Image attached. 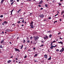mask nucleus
<instances>
[{
	"label": "nucleus",
	"instance_id": "nucleus-1",
	"mask_svg": "<svg viewBox=\"0 0 64 64\" xmlns=\"http://www.w3.org/2000/svg\"><path fill=\"white\" fill-rule=\"evenodd\" d=\"M34 41H37L38 40V39H39V37L37 36H34Z\"/></svg>",
	"mask_w": 64,
	"mask_h": 64
},
{
	"label": "nucleus",
	"instance_id": "nucleus-2",
	"mask_svg": "<svg viewBox=\"0 0 64 64\" xmlns=\"http://www.w3.org/2000/svg\"><path fill=\"white\" fill-rule=\"evenodd\" d=\"M30 28H32V29H33L34 28V26L33 24H30Z\"/></svg>",
	"mask_w": 64,
	"mask_h": 64
},
{
	"label": "nucleus",
	"instance_id": "nucleus-3",
	"mask_svg": "<svg viewBox=\"0 0 64 64\" xmlns=\"http://www.w3.org/2000/svg\"><path fill=\"white\" fill-rule=\"evenodd\" d=\"M40 18H43V17H44V15H43V14H42L40 15Z\"/></svg>",
	"mask_w": 64,
	"mask_h": 64
},
{
	"label": "nucleus",
	"instance_id": "nucleus-4",
	"mask_svg": "<svg viewBox=\"0 0 64 64\" xmlns=\"http://www.w3.org/2000/svg\"><path fill=\"white\" fill-rule=\"evenodd\" d=\"M44 39H48V36H47V35H46L44 37Z\"/></svg>",
	"mask_w": 64,
	"mask_h": 64
},
{
	"label": "nucleus",
	"instance_id": "nucleus-5",
	"mask_svg": "<svg viewBox=\"0 0 64 64\" xmlns=\"http://www.w3.org/2000/svg\"><path fill=\"white\" fill-rule=\"evenodd\" d=\"M15 51H18L19 52H20V50H19L17 48H15Z\"/></svg>",
	"mask_w": 64,
	"mask_h": 64
},
{
	"label": "nucleus",
	"instance_id": "nucleus-6",
	"mask_svg": "<svg viewBox=\"0 0 64 64\" xmlns=\"http://www.w3.org/2000/svg\"><path fill=\"white\" fill-rule=\"evenodd\" d=\"M64 48H62V49L60 50V52H63L64 51Z\"/></svg>",
	"mask_w": 64,
	"mask_h": 64
},
{
	"label": "nucleus",
	"instance_id": "nucleus-7",
	"mask_svg": "<svg viewBox=\"0 0 64 64\" xmlns=\"http://www.w3.org/2000/svg\"><path fill=\"white\" fill-rule=\"evenodd\" d=\"M44 58H46V59H47V55L46 54H45L44 56Z\"/></svg>",
	"mask_w": 64,
	"mask_h": 64
},
{
	"label": "nucleus",
	"instance_id": "nucleus-8",
	"mask_svg": "<svg viewBox=\"0 0 64 64\" xmlns=\"http://www.w3.org/2000/svg\"><path fill=\"white\" fill-rule=\"evenodd\" d=\"M5 0H2L1 2H0V3L1 4H2V3H3V2L4 1H5Z\"/></svg>",
	"mask_w": 64,
	"mask_h": 64
},
{
	"label": "nucleus",
	"instance_id": "nucleus-9",
	"mask_svg": "<svg viewBox=\"0 0 64 64\" xmlns=\"http://www.w3.org/2000/svg\"><path fill=\"white\" fill-rule=\"evenodd\" d=\"M43 3V1L42 0L39 2V5H40V4H41V3Z\"/></svg>",
	"mask_w": 64,
	"mask_h": 64
},
{
	"label": "nucleus",
	"instance_id": "nucleus-10",
	"mask_svg": "<svg viewBox=\"0 0 64 64\" xmlns=\"http://www.w3.org/2000/svg\"><path fill=\"white\" fill-rule=\"evenodd\" d=\"M51 47L50 48V49H53V47H54V46H51Z\"/></svg>",
	"mask_w": 64,
	"mask_h": 64
},
{
	"label": "nucleus",
	"instance_id": "nucleus-11",
	"mask_svg": "<svg viewBox=\"0 0 64 64\" xmlns=\"http://www.w3.org/2000/svg\"><path fill=\"white\" fill-rule=\"evenodd\" d=\"M59 44H61L62 45H63V42H62L60 41V42H58Z\"/></svg>",
	"mask_w": 64,
	"mask_h": 64
},
{
	"label": "nucleus",
	"instance_id": "nucleus-12",
	"mask_svg": "<svg viewBox=\"0 0 64 64\" xmlns=\"http://www.w3.org/2000/svg\"><path fill=\"white\" fill-rule=\"evenodd\" d=\"M13 11H14V10H12L10 11V12L11 13V15H12V12H13Z\"/></svg>",
	"mask_w": 64,
	"mask_h": 64
},
{
	"label": "nucleus",
	"instance_id": "nucleus-13",
	"mask_svg": "<svg viewBox=\"0 0 64 64\" xmlns=\"http://www.w3.org/2000/svg\"><path fill=\"white\" fill-rule=\"evenodd\" d=\"M4 40H2L0 42V43H1V44H2V43H3V42H4Z\"/></svg>",
	"mask_w": 64,
	"mask_h": 64
},
{
	"label": "nucleus",
	"instance_id": "nucleus-14",
	"mask_svg": "<svg viewBox=\"0 0 64 64\" xmlns=\"http://www.w3.org/2000/svg\"><path fill=\"white\" fill-rule=\"evenodd\" d=\"M38 53L37 54H36L34 56V57H36V56H38Z\"/></svg>",
	"mask_w": 64,
	"mask_h": 64
},
{
	"label": "nucleus",
	"instance_id": "nucleus-15",
	"mask_svg": "<svg viewBox=\"0 0 64 64\" xmlns=\"http://www.w3.org/2000/svg\"><path fill=\"white\" fill-rule=\"evenodd\" d=\"M5 31L6 32H8V31H10V30H5Z\"/></svg>",
	"mask_w": 64,
	"mask_h": 64
},
{
	"label": "nucleus",
	"instance_id": "nucleus-16",
	"mask_svg": "<svg viewBox=\"0 0 64 64\" xmlns=\"http://www.w3.org/2000/svg\"><path fill=\"white\" fill-rule=\"evenodd\" d=\"M51 56H50V58H48V60H50L51 59Z\"/></svg>",
	"mask_w": 64,
	"mask_h": 64
},
{
	"label": "nucleus",
	"instance_id": "nucleus-17",
	"mask_svg": "<svg viewBox=\"0 0 64 64\" xmlns=\"http://www.w3.org/2000/svg\"><path fill=\"white\" fill-rule=\"evenodd\" d=\"M11 62V61L10 60H8V63H10V62Z\"/></svg>",
	"mask_w": 64,
	"mask_h": 64
},
{
	"label": "nucleus",
	"instance_id": "nucleus-18",
	"mask_svg": "<svg viewBox=\"0 0 64 64\" xmlns=\"http://www.w3.org/2000/svg\"><path fill=\"white\" fill-rule=\"evenodd\" d=\"M0 48H3L2 47V46L1 44H0Z\"/></svg>",
	"mask_w": 64,
	"mask_h": 64
},
{
	"label": "nucleus",
	"instance_id": "nucleus-19",
	"mask_svg": "<svg viewBox=\"0 0 64 64\" xmlns=\"http://www.w3.org/2000/svg\"><path fill=\"white\" fill-rule=\"evenodd\" d=\"M51 37H52V34H50L49 36V38H51Z\"/></svg>",
	"mask_w": 64,
	"mask_h": 64
},
{
	"label": "nucleus",
	"instance_id": "nucleus-20",
	"mask_svg": "<svg viewBox=\"0 0 64 64\" xmlns=\"http://www.w3.org/2000/svg\"><path fill=\"white\" fill-rule=\"evenodd\" d=\"M64 13V11L62 10V12H61L62 14H63V13Z\"/></svg>",
	"mask_w": 64,
	"mask_h": 64
},
{
	"label": "nucleus",
	"instance_id": "nucleus-21",
	"mask_svg": "<svg viewBox=\"0 0 64 64\" xmlns=\"http://www.w3.org/2000/svg\"><path fill=\"white\" fill-rule=\"evenodd\" d=\"M33 22L32 21L30 23V24H31V25H32V24H33Z\"/></svg>",
	"mask_w": 64,
	"mask_h": 64
},
{
	"label": "nucleus",
	"instance_id": "nucleus-22",
	"mask_svg": "<svg viewBox=\"0 0 64 64\" xmlns=\"http://www.w3.org/2000/svg\"><path fill=\"white\" fill-rule=\"evenodd\" d=\"M45 6L46 7H47V8L48 7L47 4H45Z\"/></svg>",
	"mask_w": 64,
	"mask_h": 64
},
{
	"label": "nucleus",
	"instance_id": "nucleus-23",
	"mask_svg": "<svg viewBox=\"0 0 64 64\" xmlns=\"http://www.w3.org/2000/svg\"><path fill=\"white\" fill-rule=\"evenodd\" d=\"M4 22V23H5V24H7V23H8L6 21H5Z\"/></svg>",
	"mask_w": 64,
	"mask_h": 64
},
{
	"label": "nucleus",
	"instance_id": "nucleus-24",
	"mask_svg": "<svg viewBox=\"0 0 64 64\" xmlns=\"http://www.w3.org/2000/svg\"><path fill=\"white\" fill-rule=\"evenodd\" d=\"M23 47V44H22L21 46V48H20L21 49H22Z\"/></svg>",
	"mask_w": 64,
	"mask_h": 64
},
{
	"label": "nucleus",
	"instance_id": "nucleus-25",
	"mask_svg": "<svg viewBox=\"0 0 64 64\" xmlns=\"http://www.w3.org/2000/svg\"><path fill=\"white\" fill-rule=\"evenodd\" d=\"M21 9H20L18 11V13H19V12L20 11H21Z\"/></svg>",
	"mask_w": 64,
	"mask_h": 64
},
{
	"label": "nucleus",
	"instance_id": "nucleus-26",
	"mask_svg": "<svg viewBox=\"0 0 64 64\" xmlns=\"http://www.w3.org/2000/svg\"><path fill=\"white\" fill-rule=\"evenodd\" d=\"M53 43L52 42H51L50 46H52Z\"/></svg>",
	"mask_w": 64,
	"mask_h": 64
},
{
	"label": "nucleus",
	"instance_id": "nucleus-27",
	"mask_svg": "<svg viewBox=\"0 0 64 64\" xmlns=\"http://www.w3.org/2000/svg\"><path fill=\"white\" fill-rule=\"evenodd\" d=\"M26 42V41H25V40H24V42H23V43H25Z\"/></svg>",
	"mask_w": 64,
	"mask_h": 64
},
{
	"label": "nucleus",
	"instance_id": "nucleus-28",
	"mask_svg": "<svg viewBox=\"0 0 64 64\" xmlns=\"http://www.w3.org/2000/svg\"><path fill=\"white\" fill-rule=\"evenodd\" d=\"M4 24H5V23H4V22H3L2 23V25H4Z\"/></svg>",
	"mask_w": 64,
	"mask_h": 64
},
{
	"label": "nucleus",
	"instance_id": "nucleus-29",
	"mask_svg": "<svg viewBox=\"0 0 64 64\" xmlns=\"http://www.w3.org/2000/svg\"><path fill=\"white\" fill-rule=\"evenodd\" d=\"M24 20H23L22 21V22L23 23H24Z\"/></svg>",
	"mask_w": 64,
	"mask_h": 64
},
{
	"label": "nucleus",
	"instance_id": "nucleus-30",
	"mask_svg": "<svg viewBox=\"0 0 64 64\" xmlns=\"http://www.w3.org/2000/svg\"><path fill=\"white\" fill-rule=\"evenodd\" d=\"M0 17L1 18H2V17H3V15H2L0 16Z\"/></svg>",
	"mask_w": 64,
	"mask_h": 64
},
{
	"label": "nucleus",
	"instance_id": "nucleus-31",
	"mask_svg": "<svg viewBox=\"0 0 64 64\" xmlns=\"http://www.w3.org/2000/svg\"><path fill=\"white\" fill-rule=\"evenodd\" d=\"M18 24H20V23H21L20 22H20H18Z\"/></svg>",
	"mask_w": 64,
	"mask_h": 64
},
{
	"label": "nucleus",
	"instance_id": "nucleus-32",
	"mask_svg": "<svg viewBox=\"0 0 64 64\" xmlns=\"http://www.w3.org/2000/svg\"><path fill=\"white\" fill-rule=\"evenodd\" d=\"M27 42L28 43H30V40H28V41H27Z\"/></svg>",
	"mask_w": 64,
	"mask_h": 64
},
{
	"label": "nucleus",
	"instance_id": "nucleus-33",
	"mask_svg": "<svg viewBox=\"0 0 64 64\" xmlns=\"http://www.w3.org/2000/svg\"><path fill=\"white\" fill-rule=\"evenodd\" d=\"M56 51H59V50L58 49H56Z\"/></svg>",
	"mask_w": 64,
	"mask_h": 64
},
{
	"label": "nucleus",
	"instance_id": "nucleus-34",
	"mask_svg": "<svg viewBox=\"0 0 64 64\" xmlns=\"http://www.w3.org/2000/svg\"><path fill=\"white\" fill-rule=\"evenodd\" d=\"M30 39H33V37L32 36H31L30 38Z\"/></svg>",
	"mask_w": 64,
	"mask_h": 64
},
{
	"label": "nucleus",
	"instance_id": "nucleus-35",
	"mask_svg": "<svg viewBox=\"0 0 64 64\" xmlns=\"http://www.w3.org/2000/svg\"><path fill=\"white\" fill-rule=\"evenodd\" d=\"M58 4H59V6H61V4L60 3H58Z\"/></svg>",
	"mask_w": 64,
	"mask_h": 64
},
{
	"label": "nucleus",
	"instance_id": "nucleus-36",
	"mask_svg": "<svg viewBox=\"0 0 64 64\" xmlns=\"http://www.w3.org/2000/svg\"><path fill=\"white\" fill-rule=\"evenodd\" d=\"M10 2H12V1H13V0H10Z\"/></svg>",
	"mask_w": 64,
	"mask_h": 64
},
{
	"label": "nucleus",
	"instance_id": "nucleus-37",
	"mask_svg": "<svg viewBox=\"0 0 64 64\" xmlns=\"http://www.w3.org/2000/svg\"><path fill=\"white\" fill-rule=\"evenodd\" d=\"M53 43H54L56 42V41L55 40L54 41L52 42Z\"/></svg>",
	"mask_w": 64,
	"mask_h": 64
},
{
	"label": "nucleus",
	"instance_id": "nucleus-38",
	"mask_svg": "<svg viewBox=\"0 0 64 64\" xmlns=\"http://www.w3.org/2000/svg\"><path fill=\"white\" fill-rule=\"evenodd\" d=\"M57 22V21H55L54 22V23L55 24V23H56V22Z\"/></svg>",
	"mask_w": 64,
	"mask_h": 64
},
{
	"label": "nucleus",
	"instance_id": "nucleus-39",
	"mask_svg": "<svg viewBox=\"0 0 64 64\" xmlns=\"http://www.w3.org/2000/svg\"><path fill=\"white\" fill-rule=\"evenodd\" d=\"M44 46V44L40 46V47H42Z\"/></svg>",
	"mask_w": 64,
	"mask_h": 64
},
{
	"label": "nucleus",
	"instance_id": "nucleus-40",
	"mask_svg": "<svg viewBox=\"0 0 64 64\" xmlns=\"http://www.w3.org/2000/svg\"><path fill=\"white\" fill-rule=\"evenodd\" d=\"M51 32V31H48L47 32V33H49L50 32Z\"/></svg>",
	"mask_w": 64,
	"mask_h": 64
},
{
	"label": "nucleus",
	"instance_id": "nucleus-41",
	"mask_svg": "<svg viewBox=\"0 0 64 64\" xmlns=\"http://www.w3.org/2000/svg\"><path fill=\"white\" fill-rule=\"evenodd\" d=\"M27 57V56H24V58H26Z\"/></svg>",
	"mask_w": 64,
	"mask_h": 64
},
{
	"label": "nucleus",
	"instance_id": "nucleus-42",
	"mask_svg": "<svg viewBox=\"0 0 64 64\" xmlns=\"http://www.w3.org/2000/svg\"><path fill=\"white\" fill-rule=\"evenodd\" d=\"M36 49V48H33V49H34V50H35Z\"/></svg>",
	"mask_w": 64,
	"mask_h": 64
},
{
	"label": "nucleus",
	"instance_id": "nucleus-43",
	"mask_svg": "<svg viewBox=\"0 0 64 64\" xmlns=\"http://www.w3.org/2000/svg\"><path fill=\"white\" fill-rule=\"evenodd\" d=\"M13 58V56H11L10 58Z\"/></svg>",
	"mask_w": 64,
	"mask_h": 64
},
{
	"label": "nucleus",
	"instance_id": "nucleus-44",
	"mask_svg": "<svg viewBox=\"0 0 64 64\" xmlns=\"http://www.w3.org/2000/svg\"><path fill=\"white\" fill-rule=\"evenodd\" d=\"M51 17H49L48 18L49 19H51Z\"/></svg>",
	"mask_w": 64,
	"mask_h": 64
},
{
	"label": "nucleus",
	"instance_id": "nucleus-45",
	"mask_svg": "<svg viewBox=\"0 0 64 64\" xmlns=\"http://www.w3.org/2000/svg\"><path fill=\"white\" fill-rule=\"evenodd\" d=\"M41 42L42 43H44V41H42Z\"/></svg>",
	"mask_w": 64,
	"mask_h": 64
},
{
	"label": "nucleus",
	"instance_id": "nucleus-46",
	"mask_svg": "<svg viewBox=\"0 0 64 64\" xmlns=\"http://www.w3.org/2000/svg\"><path fill=\"white\" fill-rule=\"evenodd\" d=\"M11 4V5H13L14 4H13V2H12V3Z\"/></svg>",
	"mask_w": 64,
	"mask_h": 64
},
{
	"label": "nucleus",
	"instance_id": "nucleus-47",
	"mask_svg": "<svg viewBox=\"0 0 64 64\" xmlns=\"http://www.w3.org/2000/svg\"><path fill=\"white\" fill-rule=\"evenodd\" d=\"M62 20V19H60V21H61Z\"/></svg>",
	"mask_w": 64,
	"mask_h": 64
},
{
	"label": "nucleus",
	"instance_id": "nucleus-48",
	"mask_svg": "<svg viewBox=\"0 0 64 64\" xmlns=\"http://www.w3.org/2000/svg\"><path fill=\"white\" fill-rule=\"evenodd\" d=\"M43 8H40V10H42V9H43Z\"/></svg>",
	"mask_w": 64,
	"mask_h": 64
},
{
	"label": "nucleus",
	"instance_id": "nucleus-49",
	"mask_svg": "<svg viewBox=\"0 0 64 64\" xmlns=\"http://www.w3.org/2000/svg\"><path fill=\"white\" fill-rule=\"evenodd\" d=\"M3 43H4V44H3V45H6V44H5V42H4Z\"/></svg>",
	"mask_w": 64,
	"mask_h": 64
},
{
	"label": "nucleus",
	"instance_id": "nucleus-50",
	"mask_svg": "<svg viewBox=\"0 0 64 64\" xmlns=\"http://www.w3.org/2000/svg\"><path fill=\"white\" fill-rule=\"evenodd\" d=\"M38 6L39 7H41V6L40 5H38Z\"/></svg>",
	"mask_w": 64,
	"mask_h": 64
},
{
	"label": "nucleus",
	"instance_id": "nucleus-51",
	"mask_svg": "<svg viewBox=\"0 0 64 64\" xmlns=\"http://www.w3.org/2000/svg\"><path fill=\"white\" fill-rule=\"evenodd\" d=\"M9 43L10 44H12V43H11V42H10Z\"/></svg>",
	"mask_w": 64,
	"mask_h": 64
},
{
	"label": "nucleus",
	"instance_id": "nucleus-52",
	"mask_svg": "<svg viewBox=\"0 0 64 64\" xmlns=\"http://www.w3.org/2000/svg\"><path fill=\"white\" fill-rule=\"evenodd\" d=\"M28 1L29 2H30V1H31V0H28Z\"/></svg>",
	"mask_w": 64,
	"mask_h": 64
},
{
	"label": "nucleus",
	"instance_id": "nucleus-53",
	"mask_svg": "<svg viewBox=\"0 0 64 64\" xmlns=\"http://www.w3.org/2000/svg\"><path fill=\"white\" fill-rule=\"evenodd\" d=\"M60 39H62V38H61V37H60Z\"/></svg>",
	"mask_w": 64,
	"mask_h": 64
},
{
	"label": "nucleus",
	"instance_id": "nucleus-54",
	"mask_svg": "<svg viewBox=\"0 0 64 64\" xmlns=\"http://www.w3.org/2000/svg\"><path fill=\"white\" fill-rule=\"evenodd\" d=\"M44 21H46V20L45 19V20H44Z\"/></svg>",
	"mask_w": 64,
	"mask_h": 64
},
{
	"label": "nucleus",
	"instance_id": "nucleus-55",
	"mask_svg": "<svg viewBox=\"0 0 64 64\" xmlns=\"http://www.w3.org/2000/svg\"><path fill=\"white\" fill-rule=\"evenodd\" d=\"M23 18L22 17L21 18H20V19H23Z\"/></svg>",
	"mask_w": 64,
	"mask_h": 64
},
{
	"label": "nucleus",
	"instance_id": "nucleus-56",
	"mask_svg": "<svg viewBox=\"0 0 64 64\" xmlns=\"http://www.w3.org/2000/svg\"><path fill=\"white\" fill-rule=\"evenodd\" d=\"M61 34V33H60V32H59V33H58V34L59 35V34Z\"/></svg>",
	"mask_w": 64,
	"mask_h": 64
},
{
	"label": "nucleus",
	"instance_id": "nucleus-57",
	"mask_svg": "<svg viewBox=\"0 0 64 64\" xmlns=\"http://www.w3.org/2000/svg\"><path fill=\"white\" fill-rule=\"evenodd\" d=\"M16 60H18V58H16Z\"/></svg>",
	"mask_w": 64,
	"mask_h": 64
},
{
	"label": "nucleus",
	"instance_id": "nucleus-58",
	"mask_svg": "<svg viewBox=\"0 0 64 64\" xmlns=\"http://www.w3.org/2000/svg\"><path fill=\"white\" fill-rule=\"evenodd\" d=\"M63 0H60V2H61V1L62 2L63 1Z\"/></svg>",
	"mask_w": 64,
	"mask_h": 64
},
{
	"label": "nucleus",
	"instance_id": "nucleus-59",
	"mask_svg": "<svg viewBox=\"0 0 64 64\" xmlns=\"http://www.w3.org/2000/svg\"><path fill=\"white\" fill-rule=\"evenodd\" d=\"M2 34H4V32L2 31Z\"/></svg>",
	"mask_w": 64,
	"mask_h": 64
},
{
	"label": "nucleus",
	"instance_id": "nucleus-60",
	"mask_svg": "<svg viewBox=\"0 0 64 64\" xmlns=\"http://www.w3.org/2000/svg\"><path fill=\"white\" fill-rule=\"evenodd\" d=\"M57 46L56 45L55 46H54V47H56V46Z\"/></svg>",
	"mask_w": 64,
	"mask_h": 64
},
{
	"label": "nucleus",
	"instance_id": "nucleus-61",
	"mask_svg": "<svg viewBox=\"0 0 64 64\" xmlns=\"http://www.w3.org/2000/svg\"><path fill=\"white\" fill-rule=\"evenodd\" d=\"M17 2H19V0H16Z\"/></svg>",
	"mask_w": 64,
	"mask_h": 64
},
{
	"label": "nucleus",
	"instance_id": "nucleus-62",
	"mask_svg": "<svg viewBox=\"0 0 64 64\" xmlns=\"http://www.w3.org/2000/svg\"><path fill=\"white\" fill-rule=\"evenodd\" d=\"M0 21H2V20L0 19Z\"/></svg>",
	"mask_w": 64,
	"mask_h": 64
},
{
	"label": "nucleus",
	"instance_id": "nucleus-63",
	"mask_svg": "<svg viewBox=\"0 0 64 64\" xmlns=\"http://www.w3.org/2000/svg\"><path fill=\"white\" fill-rule=\"evenodd\" d=\"M22 26L23 27V26H24V25L22 24Z\"/></svg>",
	"mask_w": 64,
	"mask_h": 64
},
{
	"label": "nucleus",
	"instance_id": "nucleus-64",
	"mask_svg": "<svg viewBox=\"0 0 64 64\" xmlns=\"http://www.w3.org/2000/svg\"><path fill=\"white\" fill-rule=\"evenodd\" d=\"M58 13L57 14H56V16H57V15H58Z\"/></svg>",
	"mask_w": 64,
	"mask_h": 64
}]
</instances>
